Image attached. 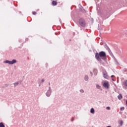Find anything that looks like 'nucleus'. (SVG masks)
<instances>
[{"label":"nucleus","mask_w":127,"mask_h":127,"mask_svg":"<svg viewBox=\"0 0 127 127\" xmlns=\"http://www.w3.org/2000/svg\"><path fill=\"white\" fill-rule=\"evenodd\" d=\"M126 86H127V80L126 81Z\"/></svg>","instance_id":"aec40b11"},{"label":"nucleus","mask_w":127,"mask_h":127,"mask_svg":"<svg viewBox=\"0 0 127 127\" xmlns=\"http://www.w3.org/2000/svg\"><path fill=\"white\" fill-rule=\"evenodd\" d=\"M52 4L53 5H56V4H57V2L56 1H53Z\"/></svg>","instance_id":"6e6552de"},{"label":"nucleus","mask_w":127,"mask_h":127,"mask_svg":"<svg viewBox=\"0 0 127 127\" xmlns=\"http://www.w3.org/2000/svg\"><path fill=\"white\" fill-rule=\"evenodd\" d=\"M89 79V77L88 76H85V81H87V80Z\"/></svg>","instance_id":"9d476101"},{"label":"nucleus","mask_w":127,"mask_h":127,"mask_svg":"<svg viewBox=\"0 0 127 127\" xmlns=\"http://www.w3.org/2000/svg\"><path fill=\"white\" fill-rule=\"evenodd\" d=\"M81 93H84V90L83 89L80 90Z\"/></svg>","instance_id":"2eb2a0df"},{"label":"nucleus","mask_w":127,"mask_h":127,"mask_svg":"<svg viewBox=\"0 0 127 127\" xmlns=\"http://www.w3.org/2000/svg\"><path fill=\"white\" fill-rule=\"evenodd\" d=\"M42 82H44V79H42Z\"/></svg>","instance_id":"412c9836"},{"label":"nucleus","mask_w":127,"mask_h":127,"mask_svg":"<svg viewBox=\"0 0 127 127\" xmlns=\"http://www.w3.org/2000/svg\"><path fill=\"white\" fill-rule=\"evenodd\" d=\"M32 13H33V14L34 15H35V14H36V12L33 11V12H32Z\"/></svg>","instance_id":"ddd939ff"},{"label":"nucleus","mask_w":127,"mask_h":127,"mask_svg":"<svg viewBox=\"0 0 127 127\" xmlns=\"http://www.w3.org/2000/svg\"><path fill=\"white\" fill-rule=\"evenodd\" d=\"M118 98L119 100H122V99H123V96L121 95V94H120L118 96Z\"/></svg>","instance_id":"0eeeda50"},{"label":"nucleus","mask_w":127,"mask_h":127,"mask_svg":"<svg viewBox=\"0 0 127 127\" xmlns=\"http://www.w3.org/2000/svg\"><path fill=\"white\" fill-rule=\"evenodd\" d=\"M107 110H111V108H110V107H107Z\"/></svg>","instance_id":"dca6fc26"},{"label":"nucleus","mask_w":127,"mask_h":127,"mask_svg":"<svg viewBox=\"0 0 127 127\" xmlns=\"http://www.w3.org/2000/svg\"><path fill=\"white\" fill-rule=\"evenodd\" d=\"M74 121V118H72L71 122H73Z\"/></svg>","instance_id":"a211bd4d"},{"label":"nucleus","mask_w":127,"mask_h":127,"mask_svg":"<svg viewBox=\"0 0 127 127\" xmlns=\"http://www.w3.org/2000/svg\"><path fill=\"white\" fill-rule=\"evenodd\" d=\"M115 77V75H111V78H113V77Z\"/></svg>","instance_id":"f3484780"},{"label":"nucleus","mask_w":127,"mask_h":127,"mask_svg":"<svg viewBox=\"0 0 127 127\" xmlns=\"http://www.w3.org/2000/svg\"><path fill=\"white\" fill-rule=\"evenodd\" d=\"M124 110H125V107H122V108L120 109V111H124Z\"/></svg>","instance_id":"9b49d317"},{"label":"nucleus","mask_w":127,"mask_h":127,"mask_svg":"<svg viewBox=\"0 0 127 127\" xmlns=\"http://www.w3.org/2000/svg\"><path fill=\"white\" fill-rule=\"evenodd\" d=\"M0 127H5L4 125H3V123H0Z\"/></svg>","instance_id":"1a4fd4ad"},{"label":"nucleus","mask_w":127,"mask_h":127,"mask_svg":"<svg viewBox=\"0 0 127 127\" xmlns=\"http://www.w3.org/2000/svg\"><path fill=\"white\" fill-rule=\"evenodd\" d=\"M4 63L12 64H14V63H16V60H13L12 61H5V62H4Z\"/></svg>","instance_id":"7ed1b4c3"},{"label":"nucleus","mask_w":127,"mask_h":127,"mask_svg":"<svg viewBox=\"0 0 127 127\" xmlns=\"http://www.w3.org/2000/svg\"><path fill=\"white\" fill-rule=\"evenodd\" d=\"M111 127V126H108V127Z\"/></svg>","instance_id":"4be33fe9"},{"label":"nucleus","mask_w":127,"mask_h":127,"mask_svg":"<svg viewBox=\"0 0 127 127\" xmlns=\"http://www.w3.org/2000/svg\"><path fill=\"white\" fill-rule=\"evenodd\" d=\"M95 58L97 61L102 62V59L103 60H106L107 59V54L104 51H101L99 53H96L95 54Z\"/></svg>","instance_id":"f257e3e1"},{"label":"nucleus","mask_w":127,"mask_h":127,"mask_svg":"<svg viewBox=\"0 0 127 127\" xmlns=\"http://www.w3.org/2000/svg\"><path fill=\"white\" fill-rule=\"evenodd\" d=\"M79 24L82 27H85L86 25V23L85 22V20L83 19H80L79 20Z\"/></svg>","instance_id":"f03ea898"},{"label":"nucleus","mask_w":127,"mask_h":127,"mask_svg":"<svg viewBox=\"0 0 127 127\" xmlns=\"http://www.w3.org/2000/svg\"><path fill=\"white\" fill-rule=\"evenodd\" d=\"M96 87H97V89H100V85H99L98 84L96 85Z\"/></svg>","instance_id":"f8f14e48"},{"label":"nucleus","mask_w":127,"mask_h":127,"mask_svg":"<svg viewBox=\"0 0 127 127\" xmlns=\"http://www.w3.org/2000/svg\"><path fill=\"white\" fill-rule=\"evenodd\" d=\"M90 113L91 114H95V110L94 109V108H92L90 110Z\"/></svg>","instance_id":"423d86ee"},{"label":"nucleus","mask_w":127,"mask_h":127,"mask_svg":"<svg viewBox=\"0 0 127 127\" xmlns=\"http://www.w3.org/2000/svg\"><path fill=\"white\" fill-rule=\"evenodd\" d=\"M103 87L106 89H109V81H106L103 83Z\"/></svg>","instance_id":"39448f33"},{"label":"nucleus","mask_w":127,"mask_h":127,"mask_svg":"<svg viewBox=\"0 0 127 127\" xmlns=\"http://www.w3.org/2000/svg\"><path fill=\"white\" fill-rule=\"evenodd\" d=\"M17 85H18V82H16L14 83V86H16Z\"/></svg>","instance_id":"4468645a"},{"label":"nucleus","mask_w":127,"mask_h":127,"mask_svg":"<svg viewBox=\"0 0 127 127\" xmlns=\"http://www.w3.org/2000/svg\"><path fill=\"white\" fill-rule=\"evenodd\" d=\"M121 124L123 125V121H121Z\"/></svg>","instance_id":"6ab92c4d"},{"label":"nucleus","mask_w":127,"mask_h":127,"mask_svg":"<svg viewBox=\"0 0 127 127\" xmlns=\"http://www.w3.org/2000/svg\"><path fill=\"white\" fill-rule=\"evenodd\" d=\"M103 76L105 79H109V75H108V72L107 71L104 70L103 72Z\"/></svg>","instance_id":"20e7f679"}]
</instances>
